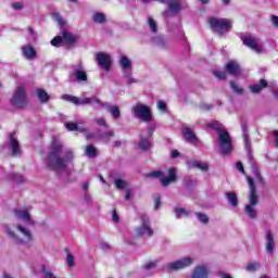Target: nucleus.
<instances>
[{"mask_svg": "<svg viewBox=\"0 0 278 278\" xmlns=\"http://www.w3.org/2000/svg\"><path fill=\"white\" fill-rule=\"evenodd\" d=\"M273 136H274V140L276 142V147L278 148V130H274Z\"/></svg>", "mask_w": 278, "mask_h": 278, "instance_id": "nucleus-62", "label": "nucleus"}, {"mask_svg": "<svg viewBox=\"0 0 278 278\" xmlns=\"http://www.w3.org/2000/svg\"><path fill=\"white\" fill-rule=\"evenodd\" d=\"M53 21H56L61 27L64 25V18H62V15L60 13H52Z\"/></svg>", "mask_w": 278, "mask_h": 278, "instance_id": "nucleus-42", "label": "nucleus"}, {"mask_svg": "<svg viewBox=\"0 0 278 278\" xmlns=\"http://www.w3.org/2000/svg\"><path fill=\"white\" fill-rule=\"evenodd\" d=\"M144 268L146 270H153V268H157V261L146 264Z\"/></svg>", "mask_w": 278, "mask_h": 278, "instance_id": "nucleus-48", "label": "nucleus"}, {"mask_svg": "<svg viewBox=\"0 0 278 278\" xmlns=\"http://www.w3.org/2000/svg\"><path fill=\"white\" fill-rule=\"evenodd\" d=\"M112 220L113 223H118V220H121V217L118 216V213H116V210L113 211Z\"/></svg>", "mask_w": 278, "mask_h": 278, "instance_id": "nucleus-56", "label": "nucleus"}, {"mask_svg": "<svg viewBox=\"0 0 278 278\" xmlns=\"http://www.w3.org/2000/svg\"><path fill=\"white\" fill-rule=\"evenodd\" d=\"M13 108L23 109L27 105V91L24 86H17L11 99Z\"/></svg>", "mask_w": 278, "mask_h": 278, "instance_id": "nucleus-10", "label": "nucleus"}, {"mask_svg": "<svg viewBox=\"0 0 278 278\" xmlns=\"http://www.w3.org/2000/svg\"><path fill=\"white\" fill-rule=\"evenodd\" d=\"M155 131V123H150L148 125L147 131H142L140 136V141H139V149L141 151H149L151 149V136H153V132Z\"/></svg>", "mask_w": 278, "mask_h": 278, "instance_id": "nucleus-12", "label": "nucleus"}, {"mask_svg": "<svg viewBox=\"0 0 278 278\" xmlns=\"http://www.w3.org/2000/svg\"><path fill=\"white\" fill-rule=\"evenodd\" d=\"M71 68H72L71 76L75 77L76 81H79V83L88 81V74L86 73V70L84 68V64H81V62L73 64Z\"/></svg>", "mask_w": 278, "mask_h": 278, "instance_id": "nucleus-14", "label": "nucleus"}, {"mask_svg": "<svg viewBox=\"0 0 278 278\" xmlns=\"http://www.w3.org/2000/svg\"><path fill=\"white\" fill-rule=\"evenodd\" d=\"M265 238H266V245H265L266 252L271 255V253H274L275 251V237L273 236V232H270V230H267Z\"/></svg>", "mask_w": 278, "mask_h": 278, "instance_id": "nucleus-24", "label": "nucleus"}, {"mask_svg": "<svg viewBox=\"0 0 278 278\" xmlns=\"http://www.w3.org/2000/svg\"><path fill=\"white\" fill-rule=\"evenodd\" d=\"M230 88L237 94H242V92H243V89L241 87H239L235 81H230Z\"/></svg>", "mask_w": 278, "mask_h": 278, "instance_id": "nucleus-43", "label": "nucleus"}, {"mask_svg": "<svg viewBox=\"0 0 278 278\" xmlns=\"http://www.w3.org/2000/svg\"><path fill=\"white\" fill-rule=\"evenodd\" d=\"M242 42L245 47H249V49H252V51H255L256 53H262L264 51V46L260 43L257 38L242 37Z\"/></svg>", "mask_w": 278, "mask_h": 278, "instance_id": "nucleus-16", "label": "nucleus"}, {"mask_svg": "<svg viewBox=\"0 0 278 278\" xmlns=\"http://www.w3.org/2000/svg\"><path fill=\"white\" fill-rule=\"evenodd\" d=\"M148 25L152 34H157V23L155 20H153V17H148Z\"/></svg>", "mask_w": 278, "mask_h": 278, "instance_id": "nucleus-36", "label": "nucleus"}, {"mask_svg": "<svg viewBox=\"0 0 278 278\" xmlns=\"http://www.w3.org/2000/svg\"><path fill=\"white\" fill-rule=\"evenodd\" d=\"M104 110L111 114L113 121H118V118H121V109L118 106L106 103Z\"/></svg>", "mask_w": 278, "mask_h": 278, "instance_id": "nucleus-25", "label": "nucleus"}, {"mask_svg": "<svg viewBox=\"0 0 278 278\" xmlns=\"http://www.w3.org/2000/svg\"><path fill=\"white\" fill-rule=\"evenodd\" d=\"M157 109L161 111V112H166V103L162 100L157 101Z\"/></svg>", "mask_w": 278, "mask_h": 278, "instance_id": "nucleus-51", "label": "nucleus"}, {"mask_svg": "<svg viewBox=\"0 0 278 278\" xmlns=\"http://www.w3.org/2000/svg\"><path fill=\"white\" fill-rule=\"evenodd\" d=\"M250 90H251V92H254L255 94H257V92H261L262 86L261 85H252V86H250Z\"/></svg>", "mask_w": 278, "mask_h": 278, "instance_id": "nucleus-50", "label": "nucleus"}, {"mask_svg": "<svg viewBox=\"0 0 278 278\" xmlns=\"http://www.w3.org/2000/svg\"><path fill=\"white\" fill-rule=\"evenodd\" d=\"M4 230L7 231L9 238L13 240L15 244H23L24 247H29V242L34 240V237L31 236V231L29 229L25 228V226L18 225L17 230L21 231V233L24 236L25 240L18 238L14 231L8 226L4 227Z\"/></svg>", "mask_w": 278, "mask_h": 278, "instance_id": "nucleus-5", "label": "nucleus"}, {"mask_svg": "<svg viewBox=\"0 0 278 278\" xmlns=\"http://www.w3.org/2000/svg\"><path fill=\"white\" fill-rule=\"evenodd\" d=\"M64 126L68 131H77V124L75 123H65Z\"/></svg>", "mask_w": 278, "mask_h": 278, "instance_id": "nucleus-47", "label": "nucleus"}, {"mask_svg": "<svg viewBox=\"0 0 278 278\" xmlns=\"http://www.w3.org/2000/svg\"><path fill=\"white\" fill-rule=\"evenodd\" d=\"M27 33H28V37H27L28 42H36L38 35H36V31L34 30V28L28 27Z\"/></svg>", "mask_w": 278, "mask_h": 278, "instance_id": "nucleus-37", "label": "nucleus"}, {"mask_svg": "<svg viewBox=\"0 0 278 278\" xmlns=\"http://www.w3.org/2000/svg\"><path fill=\"white\" fill-rule=\"evenodd\" d=\"M100 247L102 251H110V243L102 242Z\"/></svg>", "mask_w": 278, "mask_h": 278, "instance_id": "nucleus-59", "label": "nucleus"}, {"mask_svg": "<svg viewBox=\"0 0 278 278\" xmlns=\"http://www.w3.org/2000/svg\"><path fill=\"white\" fill-rule=\"evenodd\" d=\"M62 149L64 144L59 139H53L50 146V152L46 159V165L52 170H66L68 164L75 160V154L73 150L67 149L64 151V156L62 155Z\"/></svg>", "mask_w": 278, "mask_h": 278, "instance_id": "nucleus-1", "label": "nucleus"}, {"mask_svg": "<svg viewBox=\"0 0 278 278\" xmlns=\"http://www.w3.org/2000/svg\"><path fill=\"white\" fill-rule=\"evenodd\" d=\"M131 113L135 118L142 121V123H151V121H153V113L151 112V108L141 102H138L132 106Z\"/></svg>", "mask_w": 278, "mask_h": 278, "instance_id": "nucleus-7", "label": "nucleus"}, {"mask_svg": "<svg viewBox=\"0 0 278 278\" xmlns=\"http://www.w3.org/2000/svg\"><path fill=\"white\" fill-rule=\"evenodd\" d=\"M36 94L40 103H47L50 99L49 93H47V91H45L43 89H37Z\"/></svg>", "mask_w": 278, "mask_h": 278, "instance_id": "nucleus-31", "label": "nucleus"}, {"mask_svg": "<svg viewBox=\"0 0 278 278\" xmlns=\"http://www.w3.org/2000/svg\"><path fill=\"white\" fill-rule=\"evenodd\" d=\"M194 264V258L192 256H185L174 262H169L163 266L165 273H177L178 270H184Z\"/></svg>", "mask_w": 278, "mask_h": 278, "instance_id": "nucleus-6", "label": "nucleus"}, {"mask_svg": "<svg viewBox=\"0 0 278 278\" xmlns=\"http://www.w3.org/2000/svg\"><path fill=\"white\" fill-rule=\"evenodd\" d=\"M131 197H134V192L130 189L126 190V195H125L126 201H129Z\"/></svg>", "mask_w": 278, "mask_h": 278, "instance_id": "nucleus-58", "label": "nucleus"}, {"mask_svg": "<svg viewBox=\"0 0 278 278\" xmlns=\"http://www.w3.org/2000/svg\"><path fill=\"white\" fill-rule=\"evenodd\" d=\"M115 186L118 190H124V188H127V182L123 179H115Z\"/></svg>", "mask_w": 278, "mask_h": 278, "instance_id": "nucleus-44", "label": "nucleus"}, {"mask_svg": "<svg viewBox=\"0 0 278 278\" xmlns=\"http://www.w3.org/2000/svg\"><path fill=\"white\" fill-rule=\"evenodd\" d=\"M13 10H23V2H15L12 4Z\"/></svg>", "mask_w": 278, "mask_h": 278, "instance_id": "nucleus-57", "label": "nucleus"}, {"mask_svg": "<svg viewBox=\"0 0 278 278\" xmlns=\"http://www.w3.org/2000/svg\"><path fill=\"white\" fill-rule=\"evenodd\" d=\"M137 236H147L151 238L153 236V228H151V222L149 220V216L141 215V227L136 229Z\"/></svg>", "mask_w": 278, "mask_h": 278, "instance_id": "nucleus-15", "label": "nucleus"}, {"mask_svg": "<svg viewBox=\"0 0 278 278\" xmlns=\"http://www.w3.org/2000/svg\"><path fill=\"white\" fill-rule=\"evenodd\" d=\"M195 216L200 223H203V225H207V223H210V218L203 213H195Z\"/></svg>", "mask_w": 278, "mask_h": 278, "instance_id": "nucleus-39", "label": "nucleus"}, {"mask_svg": "<svg viewBox=\"0 0 278 278\" xmlns=\"http://www.w3.org/2000/svg\"><path fill=\"white\" fill-rule=\"evenodd\" d=\"M92 21L98 25H103V23H106L108 17L104 15V13L96 12L92 14Z\"/></svg>", "mask_w": 278, "mask_h": 278, "instance_id": "nucleus-28", "label": "nucleus"}, {"mask_svg": "<svg viewBox=\"0 0 278 278\" xmlns=\"http://www.w3.org/2000/svg\"><path fill=\"white\" fill-rule=\"evenodd\" d=\"M63 101H67V103H73L74 105H99L100 108H105L106 103H104L99 97L92 96L90 98H78L71 94L61 96Z\"/></svg>", "mask_w": 278, "mask_h": 278, "instance_id": "nucleus-3", "label": "nucleus"}, {"mask_svg": "<svg viewBox=\"0 0 278 278\" xmlns=\"http://www.w3.org/2000/svg\"><path fill=\"white\" fill-rule=\"evenodd\" d=\"M167 27H168L170 34H173L174 38L184 39V37L186 36V34L184 33V29H181V25L179 23H176V24L168 23Z\"/></svg>", "mask_w": 278, "mask_h": 278, "instance_id": "nucleus-21", "label": "nucleus"}, {"mask_svg": "<svg viewBox=\"0 0 278 278\" xmlns=\"http://www.w3.org/2000/svg\"><path fill=\"white\" fill-rule=\"evenodd\" d=\"M97 148H94V146L89 144L87 146L86 150H85V155H87V157H97Z\"/></svg>", "mask_w": 278, "mask_h": 278, "instance_id": "nucleus-35", "label": "nucleus"}, {"mask_svg": "<svg viewBox=\"0 0 278 278\" xmlns=\"http://www.w3.org/2000/svg\"><path fill=\"white\" fill-rule=\"evenodd\" d=\"M186 186H190L192 184V179L190 177L185 178Z\"/></svg>", "mask_w": 278, "mask_h": 278, "instance_id": "nucleus-64", "label": "nucleus"}, {"mask_svg": "<svg viewBox=\"0 0 278 278\" xmlns=\"http://www.w3.org/2000/svg\"><path fill=\"white\" fill-rule=\"evenodd\" d=\"M248 185L250 187V197L249 202L250 205H256L260 201V198L257 197V189L255 188V182L253 181L252 177H248Z\"/></svg>", "mask_w": 278, "mask_h": 278, "instance_id": "nucleus-18", "label": "nucleus"}, {"mask_svg": "<svg viewBox=\"0 0 278 278\" xmlns=\"http://www.w3.org/2000/svg\"><path fill=\"white\" fill-rule=\"evenodd\" d=\"M213 73H214L215 77H217V79H227V73L226 72L215 71Z\"/></svg>", "mask_w": 278, "mask_h": 278, "instance_id": "nucleus-49", "label": "nucleus"}, {"mask_svg": "<svg viewBox=\"0 0 278 278\" xmlns=\"http://www.w3.org/2000/svg\"><path fill=\"white\" fill-rule=\"evenodd\" d=\"M227 201L232 207H238V195L233 192L226 193Z\"/></svg>", "mask_w": 278, "mask_h": 278, "instance_id": "nucleus-33", "label": "nucleus"}, {"mask_svg": "<svg viewBox=\"0 0 278 278\" xmlns=\"http://www.w3.org/2000/svg\"><path fill=\"white\" fill-rule=\"evenodd\" d=\"M94 123H97V125H99L100 127H104L105 129L110 128V125H108L105 117L96 118Z\"/></svg>", "mask_w": 278, "mask_h": 278, "instance_id": "nucleus-40", "label": "nucleus"}, {"mask_svg": "<svg viewBox=\"0 0 278 278\" xmlns=\"http://www.w3.org/2000/svg\"><path fill=\"white\" fill-rule=\"evenodd\" d=\"M67 264L71 268H73V266H75V258L72 256V254H67Z\"/></svg>", "mask_w": 278, "mask_h": 278, "instance_id": "nucleus-52", "label": "nucleus"}, {"mask_svg": "<svg viewBox=\"0 0 278 278\" xmlns=\"http://www.w3.org/2000/svg\"><path fill=\"white\" fill-rule=\"evenodd\" d=\"M257 268H260V263H250V264H248V266H247V270H248L249 273H255V270H256Z\"/></svg>", "mask_w": 278, "mask_h": 278, "instance_id": "nucleus-45", "label": "nucleus"}, {"mask_svg": "<svg viewBox=\"0 0 278 278\" xmlns=\"http://www.w3.org/2000/svg\"><path fill=\"white\" fill-rule=\"evenodd\" d=\"M254 205L248 204L244 207V213L247 214V216H249V218H257V210L254 208Z\"/></svg>", "mask_w": 278, "mask_h": 278, "instance_id": "nucleus-30", "label": "nucleus"}, {"mask_svg": "<svg viewBox=\"0 0 278 278\" xmlns=\"http://www.w3.org/2000/svg\"><path fill=\"white\" fill-rule=\"evenodd\" d=\"M182 136L185 137L187 142H190L191 144H199V138L189 127L182 129Z\"/></svg>", "mask_w": 278, "mask_h": 278, "instance_id": "nucleus-23", "label": "nucleus"}, {"mask_svg": "<svg viewBox=\"0 0 278 278\" xmlns=\"http://www.w3.org/2000/svg\"><path fill=\"white\" fill-rule=\"evenodd\" d=\"M271 23H273L274 26L278 27V16L273 15L271 16Z\"/></svg>", "mask_w": 278, "mask_h": 278, "instance_id": "nucleus-61", "label": "nucleus"}, {"mask_svg": "<svg viewBox=\"0 0 278 278\" xmlns=\"http://www.w3.org/2000/svg\"><path fill=\"white\" fill-rule=\"evenodd\" d=\"M146 177H155L156 179H161L162 186H170V184L177 181V169L175 167H170L168 169V177H164V172L155 170L146 175Z\"/></svg>", "mask_w": 278, "mask_h": 278, "instance_id": "nucleus-9", "label": "nucleus"}, {"mask_svg": "<svg viewBox=\"0 0 278 278\" xmlns=\"http://www.w3.org/2000/svg\"><path fill=\"white\" fill-rule=\"evenodd\" d=\"M97 136L100 138V140H103L105 143H108L114 138V132L112 130H108L104 132H98Z\"/></svg>", "mask_w": 278, "mask_h": 278, "instance_id": "nucleus-29", "label": "nucleus"}, {"mask_svg": "<svg viewBox=\"0 0 278 278\" xmlns=\"http://www.w3.org/2000/svg\"><path fill=\"white\" fill-rule=\"evenodd\" d=\"M236 168L239 170V173L244 175V165H242V162H237Z\"/></svg>", "mask_w": 278, "mask_h": 278, "instance_id": "nucleus-55", "label": "nucleus"}, {"mask_svg": "<svg viewBox=\"0 0 278 278\" xmlns=\"http://www.w3.org/2000/svg\"><path fill=\"white\" fill-rule=\"evenodd\" d=\"M7 149L11 151L13 157H16L17 155L21 154V144L18 143V137H16V132L9 134L8 146H2L0 148V153H5Z\"/></svg>", "mask_w": 278, "mask_h": 278, "instance_id": "nucleus-11", "label": "nucleus"}, {"mask_svg": "<svg viewBox=\"0 0 278 278\" xmlns=\"http://www.w3.org/2000/svg\"><path fill=\"white\" fill-rule=\"evenodd\" d=\"M52 47H60L62 45V37L56 36L51 40Z\"/></svg>", "mask_w": 278, "mask_h": 278, "instance_id": "nucleus-46", "label": "nucleus"}, {"mask_svg": "<svg viewBox=\"0 0 278 278\" xmlns=\"http://www.w3.org/2000/svg\"><path fill=\"white\" fill-rule=\"evenodd\" d=\"M226 71L229 75H232V77H240V75H242V67H240V64L236 61L228 62L226 64Z\"/></svg>", "mask_w": 278, "mask_h": 278, "instance_id": "nucleus-20", "label": "nucleus"}, {"mask_svg": "<svg viewBox=\"0 0 278 278\" xmlns=\"http://www.w3.org/2000/svg\"><path fill=\"white\" fill-rule=\"evenodd\" d=\"M119 66L124 73V77L127 79L128 86L136 84L138 80L131 77V61L126 55H122L119 59Z\"/></svg>", "mask_w": 278, "mask_h": 278, "instance_id": "nucleus-13", "label": "nucleus"}, {"mask_svg": "<svg viewBox=\"0 0 278 278\" xmlns=\"http://www.w3.org/2000/svg\"><path fill=\"white\" fill-rule=\"evenodd\" d=\"M179 155V151H177V150H173L172 151V157L175 160V159H177V156Z\"/></svg>", "mask_w": 278, "mask_h": 278, "instance_id": "nucleus-63", "label": "nucleus"}, {"mask_svg": "<svg viewBox=\"0 0 278 278\" xmlns=\"http://www.w3.org/2000/svg\"><path fill=\"white\" fill-rule=\"evenodd\" d=\"M162 205V202L160 200V198L155 199V204H154V210H160V206Z\"/></svg>", "mask_w": 278, "mask_h": 278, "instance_id": "nucleus-60", "label": "nucleus"}, {"mask_svg": "<svg viewBox=\"0 0 278 278\" xmlns=\"http://www.w3.org/2000/svg\"><path fill=\"white\" fill-rule=\"evenodd\" d=\"M15 216L17 220H23L26 225H36V222L31 219V215L29 214V208L16 210Z\"/></svg>", "mask_w": 278, "mask_h": 278, "instance_id": "nucleus-17", "label": "nucleus"}, {"mask_svg": "<svg viewBox=\"0 0 278 278\" xmlns=\"http://www.w3.org/2000/svg\"><path fill=\"white\" fill-rule=\"evenodd\" d=\"M241 129L243 134L244 147L248 152V159L251 164L255 181L258 186H264V178H262V174H260V168H257L255 161H253V154H251V139H249V128L247 127V122L241 121Z\"/></svg>", "mask_w": 278, "mask_h": 278, "instance_id": "nucleus-2", "label": "nucleus"}, {"mask_svg": "<svg viewBox=\"0 0 278 278\" xmlns=\"http://www.w3.org/2000/svg\"><path fill=\"white\" fill-rule=\"evenodd\" d=\"M43 278H56L55 275L51 270H47L43 268Z\"/></svg>", "mask_w": 278, "mask_h": 278, "instance_id": "nucleus-54", "label": "nucleus"}, {"mask_svg": "<svg viewBox=\"0 0 278 278\" xmlns=\"http://www.w3.org/2000/svg\"><path fill=\"white\" fill-rule=\"evenodd\" d=\"M208 24L213 31L223 36L224 34H229V31H231L233 22L228 18L210 17Z\"/></svg>", "mask_w": 278, "mask_h": 278, "instance_id": "nucleus-4", "label": "nucleus"}, {"mask_svg": "<svg viewBox=\"0 0 278 278\" xmlns=\"http://www.w3.org/2000/svg\"><path fill=\"white\" fill-rule=\"evenodd\" d=\"M188 167L189 168H198L199 170H203V172L210 169V166L207 165V163H199L197 161H189Z\"/></svg>", "mask_w": 278, "mask_h": 278, "instance_id": "nucleus-27", "label": "nucleus"}, {"mask_svg": "<svg viewBox=\"0 0 278 278\" xmlns=\"http://www.w3.org/2000/svg\"><path fill=\"white\" fill-rule=\"evenodd\" d=\"M97 61L101 68H103L104 71H110V66L112 65V56H110V54L99 52L97 54Z\"/></svg>", "mask_w": 278, "mask_h": 278, "instance_id": "nucleus-19", "label": "nucleus"}, {"mask_svg": "<svg viewBox=\"0 0 278 278\" xmlns=\"http://www.w3.org/2000/svg\"><path fill=\"white\" fill-rule=\"evenodd\" d=\"M152 42L154 45H157V47H162V45H164V39H162V37H156V38L152 39Z\"/></svg>", "mask_w": 278, "mask_h": 278, "instance_id": "nucleus-53", "label": "nucleus"}, {"mask_svg": "<svg viewBox=\"0 0 278 278\" xmlns=\"http://www.w3.org/2000/svg\"><path fill=\"white\" fill-rule=\"evenodd\" d=\"M176 218H184V216H190V210L184 207L174 208Z\"/></svg>", "mask_w": 278, "mask_h": 278, "instance_id": "nucleus-32", "label": "nucleus"}, {"mask_svg": "<svg viewBox=\"0 0 278 278\" xmlns=\"http://www.w3.org/2000/svg\"><path fill=\"white\" fill-rule=\"evenodd\" d=\"M208 275L210 270H207V267L199 265L192 270L190 278H207Z\"/></svg>", "mask_w": 278, "mask_h": 278, "instance_id": "nucleus-22", "label": "nucleus"}, {"mask_svg": "<svg viewBox=\"0 0 278 278\" xmlns=\"http://www.w3.org/2000/svg\"><path fill=\"white\" fill-rule=\"evenodd\" d=\"M207 127H210L211 129H215L217 131H224L223 130V124H220L219 122H212L206 124Z\"/></svg>", "mask_w": 278, "mask_h": 278, "instance_id": "nucleus-38", "label": "nucleus"}, {"mask_svg": "<svg viewBox=\"0 0 278 278\" xmlns=\"http://www.w3.org/2000/svg\"><path fill=\"white\" fill-rule=\"evenodd\" d=\"M12 179L15 184H25V177L21 174H12Z\"/></svg>", "mask_w": 278, "mask_h": 278, "instance_id": "nucleus-41", "label": "nucleus"}, {"mask_svg": "<svg viewBox=\"0 0 278 278\" xmlns=\"http://www.w3.org/2000/svg\"><path fill=\"white\" fill-rule=\"evenodd\" d=\"M63 40H65V42H68L70 45H73V42H77V36L71 34L68 30H64Z\"/></svg>", "mask_w": 278, "mask_h": 278, "instance_id": "nucleus-34", "label": "nucleus"}, {"mask_svg": "<svg viewBox=\"0 0 278 278\" xmlns=\"http://www.w3.org/2000/svg\"><path fill=\"white\" fill-rule=\"evenodd\" d=\"M217 147L223 155H229L233 151L231 136L227 130H219Z\"/></svg>", "mask_w": 278, "mask_h": 278, "instance_id": "nucleus-8", "label": "nucleus"}, {"mask_svg": "<svg viewBox=\"0 0 278 278\" xmlns=\"http://www.w3.org/2000/svg\"><path fill=\"white\" fill-rule=\"evenodd\" d=\"M22 53L27 60H34L36 58V49L30 45L22 47Z\"/></svg>", "mask_w": 278, "mask_h": 278, "instance_id": "nucleus-26", "label": "nucleus"}]
</instances>
